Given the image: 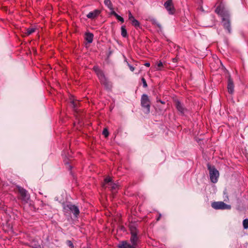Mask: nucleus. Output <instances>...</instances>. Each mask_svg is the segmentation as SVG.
Listing matches in <instances>:
<instances>
[{
    "label": "nucleus",
    "instance_id": "f257e3e1",
    "mask_svg": "<svg viewBox=\"0 0 248 248\" xmlns=\"http://www.w3.org/2000/svg\"><path fill=\"white\" fill-rule=\"evenodd\" d=\"M207 168L209 171L210 178L211 182L213 183H217L219 175L218 171L214 166H211L209 164H207Z\"/></svg>",
    "mask_w": 248,
    "mask_h": 248
},
{
    "label": "nucleus",
    "instance_id": "f03ea898",
    "mask_svg": "<svg viewBox=\"0 0 248 248\" xmlns=\"http://www.w3.org/2000/svg\"><path fill=\"white\" fill-rule=\"evenodd\" d=\"M141 105L144 109L146 113H149L150 112L151 101L148 96L146 94H143L141 96Z\"/></svg>",
    "mask_w": 248,
    "mask_h": 248
},
{
    "label": "nucleus",
    "instance_id": "7ed1b4c3",
    "mask_svg": "<svg viewBox=\"0 0 248 248\" xmlns=\"http://www.w3.org/2000/svg\"><path fill=\"white\" fill-rule=\"evenodd\" d=\"M131 237L130 242L131 245L134 246V248H136L137 246L138 242L139 241V237H138V231L136 227L131 226L130 227Z\"/></svg>",
    "mask_w": 248,
    "mask_h": 248
},
{
    "label": "nucleus",
    "instance_id": "20e7f679",
    "mask_svg": "<svg viewBox=\"0 0 248 248\" xmlns=\"http://www.w3.org/2000/svg\"><path fill=\"white\" fill-rule=\"evenodd\" d=\"M102 187L104 188L108 187L111 190H115L117 188L118 185L112 182L111 178L107 177L104 180Z\"/></svg>",
    "mask_w": 248,
    "mask_h": 248
},
{
    "label": "nucleus",
    "instance_id": "39448f33",
    "mask_svg": "<svg viewBox=\"0 0 248 248\" xmlns=\"http://www.w3.org/2000/svg\"><path fill=\"white\" fill-rule=\"evenodd\" d=\"M212 207L217 210L230 209L231 205L226 204L223 202H214L211 204Z\"/></svg>",
    "mask_w": 248,
    "mask_h": 248
},
{
    "label": "nucleus",
    "instance_id": "423d86ee",
    "mask_svg": "<svg viewBox=\"0 0 248 248\" xmlns=\"http://www.w3.org/2000/svg\"><path fill=\"white\" fill-rule=\"evenodd\" d=\"M63 209L65 211H71L76 217H77L79 214V210L78 207L70 203L64 205Z\"/></svg>",
    "mask_w": 248,
    "mask_h": 248
},
{
    "label": "nucleus",
    "instance_id": "0eeeda50",
    "mask_svg": "<svg viewBox=\"0 0 248 248\" xmlns=\"http://www.w3.org/2000/svg\"><path fill=\"white\" fill-rule=\"evenodd\" d=\"M18 190L20 194L21 200L25 203H27L30 200V195L27 190L21 187H18Z\"/></svg>",
    "mask_w": 248,
    "mask_h": 248
},
{
    "label": "nucleus",
    "instance_id": "6e6552de",
    "mask_svg": "<svg viewBox=\"0 0 248 248\" xmlns=\"http://www.w3.org/2000/svg\"><path fill=\"white\" fill-rule=\"evenodd\" d=\"M164 6L170 14L172 15L175 13V9L172 0H167Z\"/></svg>",
    "mask_w": 248,
    "mask_h": 248
},
{
    "label": "nucleus",
    "instance_id": "1a4fd4ad",
    "mask_svg": "<svg viewBox=\"0 0 248 248\" xmlns=\"http://www.w3.org/2000/svg\"><path fill=\"white\" fill-rule=\"evenodd\" d=\"M221 16H222V21L224 28L227 30L229 33H231V25L230 21L229 19V15L228 14H224L221 15Z\"/></svg>",
    "mask_w": 248,
    "mask_h": 248
},
{
    "label": "nucleus",
    "instance_id": "9d476101",
    "mask_svg": "<svg viewBox=\"0 0 248 248\" xmlns=\"http://www.w3.org/2000/svg\"><path fill=\"white\" fill-rule=\"evenodd\" d=\"M96 75H97L101 83L104 84L105 86L108 87L109 85V82L103 71L101 70L100 72L98 73Z\"/></svg>",
    "mask_w": 248,
    "mask_h": 248
},
{
    "label": "nucleus",
    "instance_id": "9b49d317",
    "mask_svg": "<svg viewBox=\"0 0 248 248\" xmlns=\"http://www.w3.org/2000/svg\"><path fill=\"white\" fill-rule=\"evenodd\" d=\"M175 106L178 110L180 113L182 114H184L186 111V109L184 107L183 104L181 103L177 100H175Z\"/></svg>",
    "mask_w": 248,
    "mask_h": 248
},
{
    "label": "nucleus",
    "instance_id": "f8f14e48",
    "mask_svg": "<svg viewBox=\"0 0 248 248\" xmlns=\"http://www.w3.org/2000/svg\"><path fill=\"white\" fill-rule=\"evenodd\" d=\"M228 91L230 93L232 94L234 91V84L232 79L231 78V76H229L228 78Z\"/></svg>",
    "mask_w": 248,
    "mask_h": 248
},
{
    "label": "nucleus",
    "instance_id": "ddd939ff",
    "mask_svg": "<svg viewBox=\"0 0 248 248\" xmlns=\"http://www.w3.org/2000/svg\"><path fill=\"white\" fill-rule=\"evenodd\" d=\"M118 247L119 248H136L134 246L129 244L127 241H122L120 242Z\"/></svg>",
    "mask_w": 248,
    "mask_h": 248
},
{
    "label": "nucleus",
    "instance_id": "4468645a",
    "mask_svg": "<svg viewBox=\"0 0 248 248\" xmlns=\"http://www.w3.org/2000/svg\"><path fill=\"white\" fill-rule=\"evenodd\" d=\"M100 13V11L99 10H95L93 12H90L87 15V17L88 18L93 19L97 17Z\"/></svg>",
    "mask_w": 248,
    "mask_h": 248
},
{
    "label": "nucleus",
    "instance_id": "2eb2a0df",
    "mask_svg": "<svg viewBox=\"0 0 248 248\" xmlns=\"http://www.w3.org/2000/svg\"><path fill=\"white\" fill-rule=\"evenodd\" d=\"M93 35L92 33H86L85 34V39L89 43H91L93 40Z\"/></svg>",
    "mask_w": 248,
    "mask_h": 248
},
{
    "label": "nucleus",
    "instance_id": "dca6fc26",
    "mask_svg": "<svg viewBox=\"0 0 248 248\" xmlns=\"http://www.w3.org/2000/svg\"><path fill=\"white\" fill-rule=\"evenodd\" d=\"M149 21L154 25H156L157 27L160 28L161 25L159 24L156 19L155 18H149Z\"/></svg>",
    "mask_w": 248,
    "mask_h": 248
},
{
    "label": "nucleus",
    "instance_id": "f3484780",
    "mask_svg": "<svg viewBox=\"0 0 248 248\" xmlns=\"http://www.w3.org/2000/svg\"><path fill=\"white\" fill-rule=\"evenodd\" d=\"M30 246L33 248H40V245H39L38 242L33 240L30 243Z\"/></svg>",
    "mask_w": 248,
    "mask_h": 248
},
{
    "label": "nucleus",
    "instance_id": "a211bd4d",
    "mask_svg": "<svg viewBox=\"0 0 248 248\" xmlns=\"http://www.w3.org/2000/svg\"><path fill=\"white\" fill-rule=\"evenodd\" d=\"M104 4L110 10H112V9H113V5H112V4L110 0H104Z\"/></svg>",
    "mask_w": 248,
    "mask_h": 248
},
{
    "label": "nucleus",
    "instance_id": "6ab92c4d",
    "mask_svg": "<svg viewBox=\"0 0 248 248\" xmlns=\"http://www.w3.org/2000/svg\"><path fill=\"white\" fill-rule=\"evenodd\" d=\"M35 30H36V28H32V27L29 28L26 30V32L25 33L27 35H30L31 33L35 32Z\"/></svg>",
    "mask_w": 248,
    "mask_h": 248
},
{
    "label": "nucleus",
    "instance_id": "aec40b11",
    "mask_svg": "<svg viewBox=\"0 0 248 248\" xmlns=\"http://www.w3.org/2000/svg\"><path fill=\"white\" fill-rule=\"evenodd\" d=\"M121 34L124 37H126L127 36V31L124 26L121 27Z\"/></svg>",
    "mask_w": 248,
    "mask_h": 248
},
{
    "label": "nucleus",
    "instance_id": "412c9836",
    "mask_svg": "<svg viewBox=\"0 0 248 248\" xmlns=\"http://www.w3.org/2000/svg\"><path fill=\"white\" fill-rule=\"evenodd\" d=\"M131 22L132 25L134 26L135 27H136V28L140 27V22L137 20L134 19L133 20H132Z\"/></svg>",
    "mask_w": 248,
    "mask_h": 248
},
{
    "label": "nucleus",
    "instance_id": "4be33fe9",
    "mask_svg": "<svg viewBox=\"0 0 248 248\" xmlns=\"http://www.w3.org/2000/svg\"><path fill=\"white\" fill-rule=\"evenodd\" d=\"M71 103L73 105V108L76 110V108L78 107V106L79 104V102L78 100H72L71 101Z\"/></svg>",
    "mask_w": 248,
    "mask_h": 248
},
{
    "label": "nucleus",
    "instance_id": "5701e85b",
    "mask_svg": "<svg viewBox=\"0 0 248 248\" xmlns=\"http://www.w3.org/2000/svg\"><path fill=\"white\" fill-rule=\"evenodd\" d=\"M243 227L245 229L248 228V219H245L243 221Z\"/></svg>",
    "mask_w": 248,
    "mask_h": 248
},
{
    "label": "nucleus",
    "instance_id": "b1692460",
    "mask_svg": "<svg viewBox=\"0 0 248 248\" xmlns=\"http://www.w3.org/2000/svg\"><path fill=\"white\" fill-rule=\"evenodd\" d=\"M157 67L156 68L157 70H161L162 68L163 67V63L161 62H159L157 64Z\"/></svg>",
    "mask_w": 248,
    "mask_h": 248
},
{
    "label": "nucleus",
    "instance_id": "393cba45",
    "mask_svg": "<svg viewBox=\"0 0 248 248\" xmlns=\"http://www.w3.org/2000/svg\"><path fill=\"white\" fill-rule=\"evenodd\" d=\"M102 134L105 137H108L109 134L108 129L107 128L104 129Z\"/></svg>",
    "mask_w": 248,
    "mask_h": 248
},
{
    "label": "nucleus",
    "instance_id": "a878e982",
    "mask_svg": "<svg viewBox=\"0 0 248 248\" xmlns=\"http://www.w3.org/2000/svg\"><path fill=\"white\" fill-rule=\"evenodd\" d=\"M115 17L118 20H119L120 21H121L122 23H123L124 22V18L121 17V16H120L119 15H118V14L115 15Z\"/></svg>",
    "mask_w": 248,
    "mask_h": 248
},
{
    "label": "nucleus",
    "instance_id": "bb28decb",
    "mask_svg": "<svg viewBox=\"0 0 248 248\" xmlns=\"http://www.w3.org/2000/svg\"><path fill=\"white\" fill-rule=\"evenodd\" d=\"M141 81L143 83V86L144 88H146L147 87V84L146 83V80L144 78H141Z\"/></svg>",
    "mask_w": 248,
    "mask_h": 248
},
{
    "label": "nucleus",
    "instance_id": "cd10ccee",
    "mask_svg": "<svg viewBox=\"0 0 248 248\" xmlns=\"http://www.w3.org/2000/svg\"><path fill=\"white\" fill-rule=\"evenodd\" d=\"M66 244H67V245L68 246H69L70 247H71V248H74V245H73V243L72 242V241H70V240H67V241H66Z\"/></svg>",
    "mask_w": 248,
    "mask_h": 248
},
{
    "label": "nucleus",
    "instance_id": "c85d7f7f",
    "mask_svg": "<svg viewBox=\"0 0 248 248\" xmlns=\"http://www.w3.org/2000/svg\"><path fill=\"white\" fill-rule=\"evenodd\" d=\"M128 18L131 21L135 19L130 11L128 12Z\"/></svg>",
    "mask_w": 248,
    "mask_h": 248
},
{
    "label": "nucleus",
    "instance_id": "c756f323",
    "mask_svg": "<svg viewBox=\"0 0 248 248\" xmlns=\"http://www.w3.org/2000/svg\"><path fill=\"white\" fill-rule=\"evenodd\" d=\"M93 70L95 71L96 74H97L98 73L100 72L101 70L98 68V66H94L93 68Z\"/></svg>",
    "mask_w": 248,
    "mask_h": 248
},
{
    "label": "nucleus",
    "instance_id": "7c9ffc66",
    "mask_svg": "<svg viewBox=\"0 0 248 248\" xmlns=\"http://www.w3.org/2000/svg\"><path fill=\"white\" fill-rule=\"evenodd\" d=\"M216 12L218 14L221 15V12L220 11V9L219 7H217L215 10Z\"/></svg>",
    "mask_w": 248,
    "mask_h": 248
},
{
    "label": "nucleus",
    "instance_id": "2f4dec72",
    "mask_svg": "<svg viewBox=\"0 0 248 248\" xmlns=\"http://www.w3.org/2000/svg\"><path fill=\"white\" fill-rule=\"evenodd\" d=\"M128 65L130 70L132 72L134 71V70H135V68L132 65H130L129 64H128Z\"/></svg>",
    "mask_w": 248,
    "mask_h": 248
},
{
    "label": "nucleus",
    "instance_id": "473e14b6",
    "mask_svg": "<svg viewBox=\"0 0 248 248\" xmlns=\"http://www.w3.org/2000/svg\"><path fill=\"white\" fill-rule=\"evenodd\" d=\"M111 10V14L114 16H115V15H117V14L113 10V8L112 10Z\"/></svg>",
    "mask_w": 248,
    "mask_h": 248
},
{
    "label": "nucleus",
    "instance_id": "72a5a7b5",
    "mask_svg": "<svg viewBox=\"0 0 248 248\" xmlns=\"http://www.w3.org/2000/svg\"><path fill=\"white\" fill-rule=\"evenodd\" d=\"M3 209V204L0 203V210Z\"/></svg>",
    "mask_w": 248,
    "mask_h": 248
},
{
    "label": "nucleus",
    "instance_id": "f704fd0d",
    "mask_svg": "<svg viewBox=\"0 0 248 248\" xmlns=\"http://www.w3.org/2000/svg\"><path fill=\"white\" fill-rule=\"evenodd\" d=\"M144 65L145 66H147V67H149L150 66V63L149 62H146L145 64H144Z\"/></svg>",
    "mask_w": 248,
    "mask_h": 248
},
{
    "label": "nucleus",
    "instance_id": "c9c22d12",
    "mask_svg": "<svg viewBox=\"0 0 248 248\" xmlns=\"http://www.w3.org/2000/svg\"><path fill=\"white\" fill-rule=\"evenodd\" d=\"M161 216V214H159L158 217L156 219L157 221H158L160 219Z\"/></svg>",
    "mask_w": 248,
    "mask_h": 248
},
{
    "label": "nucleus",
    "instance_id": "e433bc0d",
    "mask_svg": "<svg viewBox=\"0 0 248 248\" xmlns=\"http://www.w3.org/2000/svg\"><path fill=\"white\" fill-rule=\"evenodd\" d=\"M157 102H160L161 103L163 104L165 103L164 102H163L160 100H157Z\"/></svg>",
    "mask_w": 248,
    "mask_h": 248
},
{
    "label": "nucleus",
    "instance_id": "4c0bfd02",
    "mask_svg": "<svg viewBox=\"0 0 248 248\" xmlns=\"http://www.w3.org/2000/svg\"><path fill=\"white\" fill-rule=\"evenodd\" d=\"M173 62H175V59H173Z\"/></svg>",
    "mask_w": 248,
    "mask_h": 248
}]
</instances>
